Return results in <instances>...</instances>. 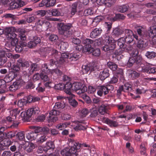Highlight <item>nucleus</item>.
Here are the masks:
<instances>
[{
    "mask_svg": "<svg viewBox=\"0 0 156 156\" xmlns=\"http://www.w3.org/2000/svg\"><path fill=\"white\" fill-rule=\"evenodd\" d=\"M90 51H87L88 53H92L93 55L95 56H99L101 54L100 50L99 48H95L94 49L92 48Z\"/></svg>",
    "mask_w": 156,
    "mask_h": 156,
    "instance_id": "nucleus-36",
    "label": "nucleus"
},
{
    "mask_svg": "<svg viewBox=\"0 0 156 156\" xmlns=\"http://www.w3.org/2000/svg\"><path fill=\"white\" fill-rule=\"evenodd\" d=\"M17 139L20 140H25V135L23 132H19L16 134Z\"/></svg>",
    "mask_w": 156,
    "mask_h": 156,
    "instance_id": "nucleus-52",
    "label": "nucleus"
},
{
    "mask_svg": "<svg viewBox=\"0 0 156 156\" xmlns=\"http://www.w3.org/2000/svg\"><path fill=\"white\" fill-rule=\"evenodd\" d=\"M72 85L70 83H67L66 87H65L64 89V91L69 96L67 97H70L71 98H74V95L72 94L71 92V88L72 87Z\"/></svg>",
    "mask_w": 156,
    "mask_h": 156,
    "instance_id": "nucleus-26",
    "label": "nucleus"
},
{
    "mask_svg": "<svg viewBox=\"0 0 156 156\" xmlns=\"http://www.w3.org/2000/svg\"><path fill=\"white\" fill-rule=\"evenodd\" d=\"M102 31L101 28H96L91 31L90 34V37L92 38H95L96 37L99 36L101 34Z\"/></svg>",
    "mask_w": 156,
    "mask_h": 156,
    "instance_id": "nucleus-22",
    "label": "nucleus"
},
{
    "mask_svg": "<svg viewBox=\"0 0 156 156\" xmlns=\"http://www.w3.org/2000/svg\"><path fill=\"white\" fill-rule=\"evenodd\" d=\"M108 93V91L105 86H101L99 87L98 90L97 91L98 95L102 96L104 94L106 95Z\"/></svg>",
    "mask_w": 156,
    "mask_h": 156,
    "instance_id": "nucleus-23",
    "label": "nucleus"
},
{
    "mask_svg": "<svg viewBox=\"0 0 156 156\" xmlns=\"http://www.w3.org/2000/svg\"><path fill=\"white\" fill-rule=\"evenodd\" d=\"M148 44L142 40H139L137 43V47L141 50H144L147 46Z\"/></svg>",
    "mask_w": 156,
    "mask_h": 156,
    "instance_id": "nucleus-27",
    "label": "nucleus"
},
{
    "mask_svg": "<svg viewBox=\"0 0 156 156\" xmlns=\"http://www.w3.org/2000/svg\"><path fill=\"white\" fill-rule=\"evenodd\" d=\"M37 136H38V138L37 139V142L40 144H42L48 138V137L45 135L38 134Z\"/></svg>",
    "mask_w": 156,
    "mask_h": 156,
    "instance_id": "nucleus-33",
    "label": "nucleus"
},
{
    "mask_svg": "<svg viewBox=\"0 0 156 156\" xmlns=\"http://www.w3.org/2000/svg\"><path fill=\"white\" fill-rule=\"evenodd\" d=\"M125 37H129L130 36L133 37V31L129 29H126L125 30Z\"/></svg>",
    "mask_w": 156,
    "mask_h": 156,
    "instance_id": "nucleus-56",
    "label": "nucleus"
},
{
    "mask_svg": "<svg viewBox=\"0 0 156 156\" xmlns=\"http://www.w3.org/2000/svg\"><path fill=\"white\" fill-rule=\"evenodd\" d=\"M107 66L113 71H116L118 68V66L115 63L112 62H108L107 63Z\"/></svg>",
    "mask_w": 156,
    "mask_h": 156,
    "instance_id": "nucleus-38",
    "label": "nucleus"
},
{
    "mask_svg": "<svg viewBox=\"0 0 156 156\" xmlns=\"http://www.w3.org/2000/svg\"><path fill=\"white\" fill-rule=\"evenodd\" d=\"M46 51L49 53L51 51L52 54L56 59L57 61H59L60 63H63L65 62L67 58L69 59V54L62 53L58 52L57 50L53 49L52 47H47L46 49Z\"/></svg>",
    "mask_w": 156,
    "mask_h": 156,
    "instance_id": "nucleus-2",
    "label": "nucleus"
},
{
    "mask_svg": "<svg viewBox=\"0 0 156 156\" xmlns=\"http://www.w3.org/2000/svg\"><path fill=\"white\" fill-rule=\"evenodd\" d=\"M108 122L107 124L111 127H116L118 126V123L116 121L109 119Z\"/></svg>",
    "mask_w": 156,
    "mask_h": 156,
    "instance_id": "nucleus-44",
    "label": "nucleus"
},
{
    "mask_svg": "<svg viewBox=\"0 0 156 156\" xmlns=\"http://www.w3.org/2000/svg\"><path fill=\"white\" fill-rule=\"evenodd\" d=\"M49 39L51 41L55 42L58 40V37L56 35L51 34L50 36Z\"/></svg>",
    "mask_w": 156,
    "mask_h": 156,
    "instance_id": "nucleus-64",
    "label": "nucleus"
},
{
    "mask_svg": "<svg viewBox=\"0 0 156 156\" xmlns=\"http://www.w3.org/2000/svg\"><path fill=\"white\" fill-rule=\"evenodd\" d=\"M27 101L25 99H21L19 100L17 102L18 105L20 107H22L27 102Z\"/></svg>",
    "mask_w": 156,
    "mask_h": 156,
    "instance_id": "nucleus-58",
    "label": "nucleus"
},
{
    "mask_svg": "<svg viewBox=\"0 0 156 156\" xmlns=\"http://www.w3.org/2000/svg\"><path fill=\"white\" fill-rule=\"evenodd\" d=\"M58 32L59 34L68 37L72 34L71 29L73 27L71 23L65 24L60 23L58 24Z\"/></svg>",
    "mask_w": 156,
    "mask_h": 156,
    "instance_id": "nucleus-3",
    "label": "nucleus"
},
{
    "mask_svg": "<svg viewBox=\"0 0 156 156\" xmlns=\"http://www.w3.org/2000/svg\"><path fill=\"white\" fill-rule=\"evenodd\" d=\"M69 100V103L73 107L76 106L78 105V103L73 98H71L70 97H67Z\"/></svg>",
    "mask_w": 156,
    "mask_h": 156,
    "instance_id": "nucleus-41",
    "label": "nucleus"
},
{
    "mask_svg": "<svg viewBox=\"0 0 156 156\" xmlns=\"http://www.w3.org/2000/svg\"><path fill=\"white\" fill-rule=\"evenodd\" d=\"M96 69V67L94 66H92L91 64L83 65L82 67V71L84 73H87L89 71L90 72L93 71Z\"/></svg>",
    "mask_w": 156,
    "mask_h": 156,
    "instance_id": "nucleus-17",
    "label": "nucleus"
},
{
    "mask_svg": "<svg viewBox=\"0 0 156 156\" xmlns=\"http://www.w3.org/2000/svg\"><path fill=\"white\" fill-rule=\"evenodd\" d=\"M78 123L75 126L76 129L84 130L86 129L87 127V123L85 121L79 120L78 121Z\"/></svg>",
    "mask_w": 156,
    "mask_h": 156,
    "instance_id": "nucleus-19",
    "label": "nucleus"
},
{
    "mask_svg": "<svg viewBox=\"0 0 156 156\" xmlns=\"http://www.w3.org/2000/svg\"><path fill=\"white\" fill-rule=\"evenodd\" d=\"M104 37L105 44H111V43H113L112 42V38L110 37L108 34L105 35Z\"/></svg>",
    "mask_w": 156,
    "mask_h": 156,
    "instance_id": "nucleus-50",
    "label": "nucleus"
},
{
    "mask_svg": "<svg viewBox=\"0 0 156 156\" xmlns=\"http://www.w3.org/2000/svg\"><path fill=\"white\" fill-rule=\"evenodd\" d=\"M124 32V30L121 28L116 27L114 29L112 34L113 35L118 36L122 34Z\"/></svg>",
    "mask_w": 156,
    "mask_h": 156,
    "instance_id": "nucleus-34",
    "label": "nucleus"
},
{
    "mask_svg": "<svg viewBox=\"0 0 156 156\" xmlns=\"http://www.w3.org/2000/svg\"><path fill=\"white\" fill-rule=\"evenodd\" d=\"M16 65L19 67L28 68L30 66L29 62L23 58H20L17 61Z\"/></svg>",
    "mask_w": 156,
    "mask_h": 156,
    "instance_id": "nucleus-14",
    "label": "nucleus"
},
{
    "mask_svg": "<svg viewBox=\"0 0 156 156\" xmlns=\"http://www.w3.org/2000/svg\"><path fill=\"white\" fill-rule=\"evenodd\" d=\"M124 40L128 44H133L135 43V41L133 40V37L130 36L129 37H124Z\"/></svg>",
    "mask_w": 156,
    "mask_h": 156,
    "instance_id": "nucleus-45",
    "label": "nucleus"
},
{
    "mask_svg": "<svg viewBox=\"0 0 156 156\" xmlns=\"http://www.w3.org/2000/svg\"><path fill=\"white\" fill-rule=\"evenodd\" d=\"M94 13V11L92 9H88L85 10L83 12V15L85 16H88L89 15H91Z\"/></svg>",
    "mask_w": 156,
    "mask_h": 156,
    "instance_id": "nucleus-57",
    "label": "nucleus"
},
{
    "mask_svg": "<svg viewBox=\"0 0 156 156\" xmlns=\"http://www.w3.org/2000/svg\"><path fill=\"white\" fill-rule=\"evenodd\" d=\"M77 4L76 3H73L72 5V7L71 11V16H73L76 12V8Z\"/></svg>",
    "mask_w": 156,
    "mask_h": 156,
    "instance_id": "nucleus-46",
    "label": "nucleus"
},
{
    "mask_svg": "<svg viewBox=\"0 0 156 156\" xmlns=\"http://www.w3.org/2000/svg\"><path fill=\"white\" fill-rule=\"evenodd\" d=\"M145 56L149 59L153 58L156 56V53L154 51H147Z\"/></svg>",
    "mask_w": 156,
    "mask_h": 156,
    "instance_id": "nucleus-48",
    "label": "nucleus"
},
{
    "mask_svg": "<svg viewBox=\"0 0 156 156\" xmlns=\"http://www.w3.org/2000/svg\"><path fill=\"white\" fill-rule=\"evenodd\" d=\"M47 48V47L46 48H45V51H46V53H47L48 54L51 53V54H50V55H51L52 56V57L53 58V57H54L55 59H50V65H54V64H56V63H57V62H59V61H57L56 60V59L54 56V55H53L51 53V51H49V53L46 51V49Z\"/></svg>",
    "mask_w": 156,
    "mask_h": 156,
    "instance_id": "nucleus-49",
    "label": "nucleus"
},
{
    "mask_svg": "<svg viewBox=\"0 0 156 156\" xmlns=\"http://www.w3.org/2000/svg\"><path fill=\"white\" fill-rule=\"evenodd\" d=\"M72 42L73 43L76 44L78 45V46H77L76 48V49L78 51H79V48L78 47V46L80 47V48L82 47V45H80V44L81 41L78 38H73L72 39Z\"/></svg>",
    "mask_w": 156,
    "mask_h": 156,
    "instance_id": "nucleus-39",
    "label": "nucleus"
},
{
    "mask_svg": "<svg viewBox=\"0 0 156 156\" xmlns=\"http://www.w3.org/2000/svg\"><path fill=\"white\" fill-rule=\"evenodd\" d=\"M90 117L94 118L96 117L98 114V111L95 106H93L90 109Z\"/></svg>",
    "mask_w": 156,
    "mask_h": 156,
    "instance_id": "nucleus-31",
    "label": "nucleus"
},
{
    "mask_svg": "<svg viewBox=\"0 0 156 156\" xmlns=\"http://www.w3.org/2000/svg\"><path fill=\"white\" fill-rule=\"evenodd\" d=\"M81 57L80 54L78 52H73L69 54V59L70 61H76Z\"/></svg>",
    "mask_w": 156,
    "mask_h": 156,
    "instance_id": "nucleus-25",
    "label": "nucleus"
},
{
    "mask_svg": "<svg viewBox=\"0 0 156 156\" xmlns=\"http://www.w3.org/2000/svg\"><path fill=\"white\" fill-rule=\"evenodd\" d=\"M79 95L86 101L87 103L89 104L91 102L90 98L86 94L83 93Z\"/></svg>",
    "mask_w": 156,
    "mask_h": 156,
    "instance_id": "nucleus-42",
    "label": "nucleus"
},
{
    "mask_svg": "<svg viewBox=\"0 0 156 156\" xmlns=\"http://www.w3.org/2000/svg\"><path fill=\"white\" fill-rule=\"evenodd\" d=\"M129 6L127 5H123L119 6L118 9L119 12H126L128 9Z\"/></svg>",
    "mask_w": 156,
    "mask_h": 156,
    "instance_id": "nucleus-43",
    "label": "nucleus"
},
{
    "mask_svg": "<svg viewBox=\"0 0 156 156\" xmlns=\"http://www.w3.org/2000/svg\"><path fill=\"white\" fill-rule=\"evenodd\" d=\"M57 109L53 108V109L50 112L49 119H48V122H54L57 120L58 118L57 116L59 115L60 112Z\"/></svg>",
    "mask_w": 156,
    "mask_h": 156,
    "instance_id": "nucleus-10",
    "label": "nucleus"
},
{
    "mask_svg": "<svg viewBox=\"0 0 156 156\" xmlns=\"http://www.w3.org/2000/svg\"><path fill=\"white\" fill-rule=\"evenodd\" d=\"M26 4L23 0H14L10 3L9 9L12 10L21 7L25 5Z\"/></svg>",
    "mask_w": 156,
    "mask_h": 156,
    "instance_id": "nucleus-6",
    "label": "nucleus"
},
{
    "mask_svg": "<svg viewBox=\"0 0 156 156\" xmlns=\"http://www.w3.org/2000/svg\"><path fill=\"white\" fill-rule=\"evenodd\" d=\"M41 83H39L38 84V87L36 88V90L38 93H42L45 91V88L44 87L41 86Z\"/></svg>",
    "mask_w": 156,
    "mask_h": 156,
    "instance_id": "nucleus-59",
    "label": "nucleus"
},
{
    "mask_svg": "<svg viewBox=\"0 0 156 156\" xmlns=\"http://www.w3.org/2000/svg\"><path fill=\"white\" fill-rule=\"evenodd\" d=\"M153 21L154 25L151 26L148 29V33L151 36L156 35V16L153 18Z\"/></svg>",
    "mask_w": 156,
    "mask_h": 156,
    "instance_id": "nucleus-15",
    "label": "nucleus"
},
{
    "mask_svg": "<svg viewBox=\"0 0 156 156\" xmlns=\"http://www.w3.org/2000/svg\"><path fill=\"white\" fill-rule=\"evenodd\" d=\"M145 28L144 27L138 26L137 28V30L138 34L140 35H142V32L144 31Z\"/></svg>",
    "mask_w": 156,
    "mask_h": 156,
    "instance_id": "nucleus-61",
    "label": "nucleus"
},
{
    "mask_svg": "<svg viewBox=\"0 0 156 156\" xmlns=\"http://www.w3.org/2000/svg\"><path fill=\"white\" fill-rule=\"evenodd\" d=\"M142 60V57L140 56H138L136 58L133 57H131L129 58L127 63V66L128 67H130L135 64L138 65H141Z\"/></svg>",
    "mask_w": 156,
    "mask_h": 156,
    "instance_id": "nucleus-7",
    "label": "nucleus"
},
{
    "mask_svg": "<svg viewBox=\"0 0 156 156\" xmlns=\"http://www.w3.org/2000/svg\"><path fill=\"white\" fill-rule=\"evenodd\" d=\"M23 81L22 80H18L14 82L13 84L9 87V90L12 92L15 91L21 86V83Z\"/></svg>",
    "mask_w": 156,
    "mask_h": 156,
    "instance_id": "nucleus-16",
    "label": "nucleus"
},
{
    "mask_svg": "<svg viewBox=\"0 0 156 156\" xmlns=\"http://www.w3.org/2000/svg\"><path fill=\"white\" fill-rule=\"evenodd\" d=\"M115 48V45L114 43H111V44H105L103 47L102 49L105 52H111L113 51Z\"/></svg>",
    "mask_w": 156,
    "mask_h": 156,
    "instance_id": "nucleus-21",
    "label": "nucleus"
},
{
    "mask_svg": "<svg viewBox=\"0 0 156 156\" xmlns=\"http://www.w3.org/2000/svg\"><path fill=\"white\" fill-rule=\"evenodd\" d=\"M38 69L37 65L36 63H32L30 65V68H29L27 72H23V73L28 76H29L33 73L34 71Z\"/></svg>",
    "mask_w": 156,
    "mask_h": 156,
    "instance_id": "nucleus-13",
    "label": "nucleus"
},
{
    "mask_svg": "<svg viewBox=\"0 0 156 156\" xmlns=\"http://www.w3.org/2000/svg\"><path fill=\"white\" fill-rule=\"evenodd\" d=\"M126 74L129 78L132 80H134L139 76V74L136 72L130 69L127 70Z\"/></svg>",
    "mask_w": 156,
    "mask_h": 156,
    "instance_id": "nucleus-20",
    "label": "nucleus"
},
{
    "mask_svg": "<svg viewBox=\"0 0 156 156\" xmlns=\"http://www.w3.org/2000/svg\"><path fill=\"white\" fill-rule=\"evenodd\" d=\"M50 73L51 74L53 75V76H61L62 74V72L58 69H55L51 70Z\"/></svg>",
    "mask_w": 156,
    "mask_h": 156,
    "instance_id": "nucleus-40",
    "label": "nucleus"
},
{
    "mask_svg": "<svg viewBox=\"0 0 156 156\" xmlns=\"http://www.w3.org/2000/svg\"><path fill=\"white\" fill-rule=\"evenodd\" d=\"M46 73H42L40 75V77L41 79L44 81H47L49 80V78Z\"/></svg>",
    "mask_w": 156,
    "mask_h": 156,
    "instance_id": "nucleus-63",
    "label": "nucleus"
},
{
    "mask_svg": "<svg viewBox=\"0 0 156 156\" xmlns=\"http://www.w3.org/2000/svg\"><path fill=\"white\" fill-rule=\"evenodd\" d=\"M55 0H42L39 4L40 7L45 6L46 7H50L55 5Z\"/></svg>",
    "mask_w": 156,
    "mask_h": 156,
    "instance_id": "nucleus-11",
    "label": "nucleus"
},
{
    "mask_svg": "<svg viewBox=\"0 0 156 156\" xmlns=\"http://www.w3.org/2000/svg\"><path fill=\"white\" fill-rule=\"evenodd\" d=\"M96 2L100 5L110 7L115 3V0H97Z\"/></svg>",
    "mask_w": 156,
    "mask_h": 156,
    "instance_id": "nucleus-12",
    "label": "nucleus"
},
{
    "mask_svg": "<svg viewBox=\"0 0 156 156\" xmlns=\"http://www.w3.org/2000/svg\"><path fill=\"white\" fill-rule=\"evenodd\" d=\"M103 17L101 16H98L95 17L93 20L92 23L94 24L95 23L97 24L103 19Z\"/></svg>",
    "mask_w": 156,
    "mask_h": 156,
    "instance_id": "nucleus-60",
    "label": "nucleus"
},
{
    "mask_svg": "<svg viewBox=\"0 0 156 156\" xmlns=\"http://www.w3.org/2000/svg\"><path fill=\"white\" fill-rule=\"evenodd\" d=\"M69 144H72L70 148H66L61 150L60 152L61 154L66 156H71L72 154H75L80 148V144L73 139L70 140Z\"/></svg>",
    "mask_w": 156,
    "mask_h": 156,
    "instance_id": "nucleus-1",
    "label": "nucleus"
},
{
    "mask_svg": "<svg viewBox=\"0 0 156 156\" xmlns=\"http://www.w3.org/2000/svg\"><path fill=\"white\" fill-rule=\"evenodd\" d=\"M40 112L39 109L37 107H33L28 109L26 112L23 111L21 113L20 116L23 120L25 121L28 120L32 115L38 114Z\"/></svg>",
    "mask_w": 156,
    "mask_h": 156,
    "instance_id": "nucleus-4",
    "label": "nucleus"
},
{
    "mask_svg": "<svg viewBox=\"0 0 156 156\" xmlns=\"http://www.w3.org/2000/svg\"><path fill=\"white\" fill-rule=\"evenodd\" d=\"M38 20L37 18L35 16H31L27 18V21L29 23H32Z\"/></svg>",
    "mask_w": 156,
    "mask_h": 156,
    "instance_id": "nucleus-53",
    "label": "nucleus"
},
{
    "mask_svg": "<svg viewBox=\"0 0 156 156\" xmlns=\"http://www.w3.org/2000/svg\"><path fill=\"white\" fill-rule=\"evenodd\" d=\"M72 89L75 90L79 95L84 93L87 90V87L80 82H75L72 85Z\"/></svg>",
    "mask_w": 156,
    "mask_h": 156,
    "instance_id": "nucleus-5",
    "label": "nucleus"
},
{
    "mask_svg": "<svg viewBox=\"0 0 156 156\" xmlns=\"http://www.w3.org/2000/svg\"><path fill=\"white\" fill-rule=\"evenodd\" d=\"M126 42L124 40V37H122L119 39L118 40V45L121 49L122 51H123L125 48V43Z\"/></svg>",
    "mask_w": 156,
    "mask_h": 156,
    "instance_id": "nucleus-32",
    "label": "nucleus"
},
{
    "mask_svg": "<svg viewBox=\"0 0 156 156\" xmlns=\"http://www.w3.org/2000/svg\"><path fill=\"white\" fill-rule=\"evenodd\" d=\"M59 45L60 48L62 50L66 49L68 47V44L64 41H62Z\"/></svg>",
    "mask_w": 156,
    "mask_h": 156,
    "instance_id": "nucleus-55",
    "label": "nucleus"
},
{
    "mask_svg": "<svg viewBox=\"0 0 156 156\" xmlns=\"http://www.w3.org/2000/svg\"><path fill=\"white\" fill-rule=\"evenodd\" d=\"M11 144V141L8 139L0 141V150H3L6 149Z\"/></svg>",
    "mask_w": 156,
    "mask_h": 156,
    "instance_id": "nucleus-18",
    "label": "nucleus"
},
{
    "mask_svg": "<svg viewBox=\"0 0 156 156\" xmlns=\"http://www.w3.org/2000/svg\"><path fill=\"white\" fill-rule=\"evenodd\" d=\"M38 135V134L32 132L27 134L26 137L28 140L32 141L35 140L37 138Z\"/></svg>",
    "mask_w": 156,
    "mask_h": 156,
    "instance_id": "nucleus-29",
    "label": "nucleus"
},
{
    "mask_svg": "<svg viewBox=\"0 0 156 156\" xmlns=\"http://www.w3.org/2000/svg\"><path fill=\"white\" fill-rule=\"evenodd\" d=\"M15 77V74L14 73L12 72L10 73L8 75L6 76L4 80L5 82L8 83L13 80Z\"/></svg>",
    "mask_w": 156,
    "mask_h": 156,
    "instance_id": "nucleus-37",
    "label": "nucleus"
},
{
    "mask_svg": "<svg viewBox=\"0 0 156 156\" xmlns=\"http://www.w3.org/2000/svg\"><path fill=\"white\" fill-rule=\"evenodd\" d=\"M82 43L86 45L83 48V51L85 52L90 51L92 48V46H94V41L90 39L86 38L83 39L82 41Z\"/></svg>",
    "mask_w": 156,
    "mask_h": 156,
    "instance_id": "nucleus-8",
    "label": "nucleus"
},
{
    "mask_svg": "<svg viewBox=\"0 0 156 156\" xmlns=\"http://www.w3.org/2000/svg\"><path fill=\"white\" fill-rule=\"evenodd\" d=\"M109 70L105 69L102 72H101L100 75V78L101 80H105L109 76Z\"/></svg>",
    "mask_w": 156,
    "mask_h": 156,
    "instance_id": "nucleus-28",
    "label": "nucleus"
},
{
    "mask_svg": "<svg viewBox=\"0 0 156 156\" xmlns=\"http://www.w3.org/2000/svg\"><path fill=\"white\" fill-rule=\"evenodd\" d=\"M66 106V104L64 101H58L56 102L54 107V109H63Z\"/></svg>",
    "mask_w": 156,
    "mask_h": 156,
    "instance_id": "nucleus-30",
    "label": "nucleus"
},
{
    "mask_svg": "<svg viewBox=\"0 0 156 156\" xmlns=\"http://www.w3.org/2000/svg\"><path fill=\"white\" fill-rule=\"evenodd\" d=\"M107 105H106L102 104L99 108L98 112L101 115H104L106 113L107 110Z\"/></svg>",
    "mask_w": 156,
    "mask_h": 156,
    "instance_id": "nucleus-35",
    "label": "nucleus"
},
{
    "mask_svg": "<svg viewBox=\"0 0 156 156\" xmlns=\"http://www.w3.org/2000/svg\"><path fill=\"white\" fill-rule=\"evenodd\" d=\"M41 69L42 73H47L49 72L48 66L46 64H44L42 65Z\"/></svg>",
    "mask_w": 156,
    "mask_h": 156,
    "instance_id": "nucleus-62",
    "label": "nucleus"
},
{
    "mask_svg": "<svg viewBox=\"0 0 156 156\" xmlns=\"http://www.w3.org/2000/svg\"><path fill=\"white\" fill-rule=\"evenodd\" d=\"M51 13L52 15L55 16H58L61 15L60 10L56 9H52L51 11Z\"/></svg>",
    "mask_w": 156,
    "mask_h": 156,
    "instance_id": "nucleus-51",
    "label": "nucleus"
},
{
    "mask_svg": "<svg viewBox=\"0 0 156 156\" xmlns=\"http://www.w3.org/2000/svg\"><path fill=\"white\" fill-rule=\"evenodd\" d=\"M35 148V146L34 144L32 143H30L25 148V150L28 152H30L33 151Z\"/></svg>",
    "mask_w": 156,
    "mask_h": 156,
    "instance_id": "nucleus-47",
    "label": "nucleus"
},
{
    "mask_svg": "<svg viewBox=\"0 0 156 156\" xmlns=\"http://www.w3.org/2000/svg\"><path fill=\"white\" fill-rule=\"evenodd\" d=\"M67 83L65 84L62 83H59L57 84H56L55 86V89L57 90H63L64 89L65 87H66Z\"/></svg>",
    "mask_w": 156,
    "mask_h": 156,
    "instance_id": "nucleus-54",
    "label": "nucleus"
},
{
    "mask_svg": "<svg viewBox=\"0 0 156 156\" xmlns=\"http://www.w3.org/2000/svg\"><path fill=\"white\" fill-rule=\"evenodd\" d=\"M12 27H8L4 30V34L7 39L9 41L16 37L17 35L12 30Z\"/></svg>",
    "mask_w": 156,
    "mask_h": 156,
    "instance_id": "nucleus-9",
    "label": "nucleus"
},
{
    "mask_svg": "<svg viewBox=\"0 0 156 156\" xmlns=\"http://www.w3.org/2000/svg\"><path fill=\"white\" fill-rule=\"evenodd\" d=\"M37 23L38 25L42 26L46 29H48L50 27V23L47 20H38Z\"/></svg>",
    "mask_w": 156,
    "mask_h": 156,
    "instance_id": "nucleus-24",
    "label": "nucleus"
}]
</instances>
